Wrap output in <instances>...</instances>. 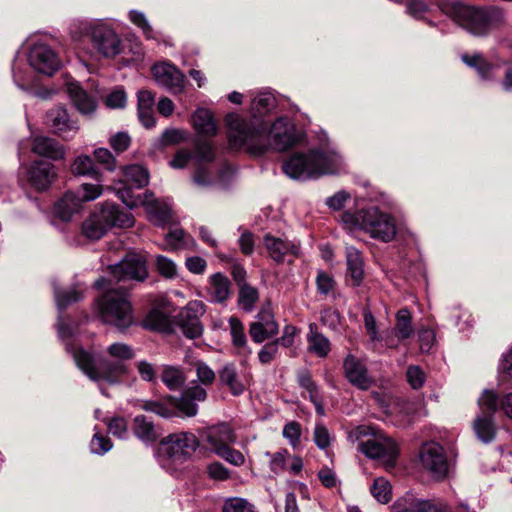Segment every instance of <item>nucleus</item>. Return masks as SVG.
Wrapping results in <instances>:
<instances>
[{"label":"nucleus","instance_id":"1","mask_svg":"<svg viewBox=\"0 0 512 512\" xmlns=\"http://www.w3.org/2000/svg\"><path fill=\"white\" fill-rule=\"evenodd\" d=\"M226 122L230 146L245 147L253 155L285 151L299 140L294 125L285 117L278 118L270 127L259 119L246 120L233 113L227 115Z\"/></svg>","mask_w":512,"mask_h":512},{"label":"nucleus","instance_id":"2","mask_svg":"<svg viewBox=\"0 0 512 512\" xmlns=\"http://www.w3.org/2000/svg\"><path fill=\"white\" fill-rule=\"evenodd\" d=\"M106 351L113 360L99 358L96 361L82 348L74 350L73 358L79 369L92 381L118 384L128 372L125 361L134 358V350L126 343L115 342Z\"/></svg>","mask_w":512,"mask_h":512},{"label":"nucleus","instance_id":"3","mask_svg":"<svg viewBox=\"0 0 512 512\" xmlns=\"http://www.w3.org/2000/svg\"><path fill=\"white\" fill-rule=\"evenodd\" d=\"M449 15L459 26L476 36H485L491 29L500 28L506 23L504 9L494 5L472 6L453 2Z\"/></svg>","mask_w":512,"mask_h":512},{"label":"nucleus","instance_id":"4","mask_svg":"<svg viewBox=\"0 0 512 512\" xmlns=\"http://www.w3.org/2000/svg\"><path fill=\"white\" fill-rule=\"evenodd\" d=\"M342 168L341 157L334 152L312 150L292 155L284 164V173L293 179L306 180L335 174Z\"/></svg>","mask_w":512,"mask_h":512},{"label":"nucleus","instance_id":"5","mask_svg":"<svg viewBox=\"0 0 512 512\" xmlns=\"http://www.w3.org/2000/svg\"><path fill=\"white\" fill-rule=\"evenodd\" d=\"M99 289H107L97 300L101 320L123 331L134 323L133 309L122 287L108 288L110 281L100 278L95 282Z\"/></svg>","mask_w":512,"mask_h":512},{"label":"nucleus","instance_id":"6","mask_svg":"<svg viewBox=\"0 0 512 512\" xmlns=\"http://www.w3.org/2000/svg\"><path fill=\"white\" fill-rule=\"evenodd\" d=\"M341 219L347 228H359L368 233L372 238L383 242H389L396 236L394 218L380 211L377 207L362 209L356 213L344 212Z\"/></svg>","mask_w":512,"mask_h":512},{"label":"nucleus","instance_id":"7","mask_svg":"<svg viewBox=\"0 0 512 512\" xmlns=\"http://www.w3.org/2000/svg\"><path fill=\"white\" fill-rule=\"evenodd\" d=\"M359 450L367 457L379 459L386 469L392 468L398 456V447L389 437L377 435L359 443Z\"/></svg>","mask_w":512,"mask_h":512},{"label":"nucleus","instance_id":"8","mask_svg":"<svg viewBox=\"0 0 512 512\" xmlns=\"http://www.w3.org/2000/svg\"><path fill=\"white\" fill-rule=\"evenodd\" d=\"M197 437L190 432L174 433L161 441L163 453L173 461H184L198 448Z\"/></svg>","mask_w":512,"mask_h":512},{"label":"nucleus","instance_id":"9","mask_svg":"<svg viewBox=\"0 0 512 512\" xmlns=\"http://www.w3.org/2000/svg\"><path fill=\"white\" fill-rule=\"evenodd\" d=\"M110 273L117 281L143 282L148 277L146 259L141 254L129 253L119 263L110 267Z\"/></svg>","mask_w":512,"mask_h":512},{"label":"nucleus","instance_id":"10","mask_svg":"<svg viewBox=\"0 0 512 512\" xmlns=\"http://www.w3.org/2000/svg\"><path fill=\"white\" fill-rule=\"evenodd\" d=\"M94 48L105 58H114L124 52V46L117 33L107 25L98 24L91 28Z\"/></svg>","mask_w":512,"mask_h":512},{"label":"nucleus","instance_id":"11","mask_svg":"<svg viewBox=\"0 0 512 512\" xmlns=\"http://www.w3.org/2000/svg\"><path fill=\"white\" fill-rule=\"evenodd\" d=\"M204 313L205 305L201 301H191L176 315L175 322L187 338H198L203 332L199 318Z\"/></svg>","mask_w":512,"mask_h":512},{"label":"nucleus","instance_id":"12","mask_svg":"<svg viewBox=\"0 0 512 512\" xmlns=\"http://www.w3.org/2000/svg\"><path fill=\"white\" fill-rule=\"evenodd\" d=\"M420 460L425 469L434 478H444L448 471V463L443 448L435 442L425 443L420 451Z\"/></svg>","mask_w":512,"mask_h":512},{"label":"nucleus","instance_id":"13","mask_svg":"<svg viewBox=\"0 0 512 512\" xmlns=\"http://www.w3.org/2000/svg\"><path fill=\"white\" fill-rule=\"evenodd\" d=\"M151 71L158 85L167 88L174 94L183 91L185 76L176 66H152Z\"/></svg>","mask_w":512,"mask_h":512},{"label":"nucleus","instance_id":"14","mask_svg":"<svg viewBox=\"0 0 512 512\" xmlns=\"http://www.w3.org/2000/svg\"><path fill=\"white\" fill-rule=\"evenodd\" d=\"M343 369L348 381L360 390H368L373 380L368 375L366 366L353 355H348L343 363Z\"/></svg>","mask_w":512,"mask_h":512},{"label":"nucleus","instance_id":"15","mask_svg":"<svg viewBox=\"0 0 512 512\" xmlns=\"http://www.w3.org/2000/svg\"><path fill=\"white\" fill-rule=\"evenodd\" d=\"M46 124L64 139H69L78 130L75 123L69 120L67 111L63 107H55L46 114Z\"/></svg>","mask_w":512,"mask_h":512},{"label":"nucleus","instance_id":"16","mask_svg":"<svg viewBox=\"0 0 512 512\" xmlns=\"http://www.w3.org/2000/svg\"><path fill=\"white\" fill-rule=\"evenodd\" d=\"M201 436L215 453L236 441L234 431L226 423L208 427L202 432Z\"/></svg>","mask_w":512,"mask_h":512},{"label":"nucleus","instance_id":"17","mask_svg":"<svg viewBox=\"0 0 512 512\" xmlns=\"http://www.w3.org/2000/svg\"><path fill=\"white\" fill-rule=\"evenodd\" d=\"M57 173L53 164L45 161H36L28 173V180L37 190L47 189L56 179Z\"/></svg>","mask_w":512,"mask_h":512},{"label":"nucleus","instance_id":"18","mask_svg":"<svg viewBox=\"0 0 512 512\" xmlns=\"http://www.w3.org/2000/svg\"><path fill=\"white\" fill-rule=\"evenodd\" d=\"M97 215L103 223L107 224V228L113 226L118 227H131L134 219L128 212L122 211L113 203H104L101 210Z\"/></svg>","mask_w":512,"mask_h":512},{"label":"nucleus","instance_id":"19","mask_svg":"<svg viewBox=\"0 0 512 512\" xmlns=\"http://www.w3.org/2000/svg\"><path fill=\"white\" fill-rule=\"evenodd\" d=\"M131 429L135 437L146 444L154 443L161 436L160 428L145 415L135 416Z\"/></svg>","mask_w":512,"mask_h":512},{"label":"nucleus","instance_id":"20","mask_svg":"<svg viewBox=\"0 0 512 512\" xmlns=\"http://www.w3.org/2000/svg\"><path fill=\"white\" fill-rule=\"evenodd\" d=\"M33 153L52 160H60L65 156V149L56 140L46 136H36L32 140Z\"/></svg>","mask_w":512,"mask_h":512},{"label":"nucleus","instance_id":"21","mask_svg":"<svg viewBox=\"0 0 512 512\" xmlns=\"http://www.w3.org/2000/svg\"><path fill=\"white\" fill-rule=\"evenodd\" d=\"M264 244L269 256L277 263L284 261V257L288 254L298 255V246L292 242L284 241L270 234L265 235Z\"/></svg>","mask_w":512,"mask_h":512},{"label":"nucleus","instance_id":"22","mask_svg":"<svg viewBox=\"0 0 512 512\" xmlns=\"http://www.w3.org/2000/svg\"><path fill=\"white\" fill-rule=\"evenodd\" d=\"M26 55L28 64H61L57 52L42 42L32 44Z\"/></svg>","mask_w":512,"mask_h":512},{"label":"nucleus","instance_id":"23","mask_svg":"<svg viewBox=\"0 0 512 512\" xmlns=\"http://www.w3.org/2000/svg\"><path fill=\"white\" fill-rule=\"evenodd\" d=\"M220 383L228 388L234 396H239L246 389V382L241 377L234 364L228 363L219 371Z\"/></svg>","mask_w":512,"mask_h":512},{"label":"nucleus","instance_id":"24","mask_svg":"<svg viewBox=\"0 0 512 512\" xmlns=\"http://www.w3.org/2000/svg\"><path fill=\"white\" fill-rule=\"evenodd\" d=\"M347 277L353 286H359L363 280V259L360 251L352 246L346 248Z\"/></svg>","mask_w":512,"mask_h":512},{"label":"nucleus","instance_id":"25","mask_svg":"<svg viewBox=\"0 0 512 512\" xmlns=\"http://www.w3.org/2000/svg\"><path fill=\"white\" fill-rule=\"evenodd\" d=\"M80 195L75 192H66L63 197L55 204V213L64 221L82 209Z\"/></svg>","mask_w":512,"mask_h":512},{"label":"nucleus","instance_id":"26","mask_svg":"<svg viewBox=\"0 0 512 512\" xmlns=\"http://www.w3.org/2000/svg\"><path fill=\"white\" fill-rule=\"evenodd\" d=\"M70 172L74 176H88L95 180L102 178V173L96 167L94 159L87 154H81L72 161Z\"/></svg>","mask_w":512,"mask_h":512},{"label":"nucleus","instance_id":"27","mask_svg":"<svg viewBox=\"0 0 512 512\" xmlns=\"http://www.w3.org/2000/svg\"><path fill=\"white\" fill-rule=\"evenodd\" d=\"M67 91L79 112L82 114H89L95 110V100L90 95H88L77 83H68Z\"/></svg>","mask_w":512,"mask_h":512},{"label":"nucleus","instance_id":"28","mask_svg":"<svg viewBox=\"0 0 512 512\" xmlns=\"http://www.w3.org/2000/svg\"><path fill=\"white\" fill-rule=\"evenodd\" d=\"M230 287L229 279L221 273H216L210 277L208 294L213 302L222 303L230 297Z\"/></svg>","mask_w":512,"mask_h":512},{"label":"nucleus","instance_id":"29","mask_svg":"<svg viewBox=\"0 0 512 512\" xmlns=\"http://www.w3.org/2000/svg\"><path fill=\"white\" fill-rule=\"evenodd\" d=\"M138 409L155 413L163 418H170L176 415L171 405V397L162 400H138L135 404Z\"/></svg>","mask_w":512,"mask_h":512},{"label":"nucleus","instance_id":"30","mask_svg":"<svg viewBox=\"0 0 512 512\" xmlns=\"http://www.w3.org/2000/svg\"><path fill=\"white\" fill-rule=\"evenodd\" d=\"M195 130L205 136H213L217 132V125L212 113L207 109H198L192 117Z\"/></svg>","mask_w":512,"mask_h":512},{"label":"nucleus","instance_id":"31","mask_svg":"<svg viewBox=\"0 0 512 512\" xmlns=\"http://www.w3.org/2000/svg\"><path fill=\"white\" fill-rule=\"evenodd\" d=\"M394 331L399 341L409 339L414 334L412 315L407 308H402L396 313Z\"/></svg>","mask_w":512,"mask_h":512},{"label":"nucleus","instance_id":"32","mask_svg":"<svg viewBox=\"0 0 512 512\" xmlns=\"http://www.w3.org/2000/svg\"><path fill=\"white\" fill-rule=\"evenodd\" d=\"M307 341L309 350L317 354L319 357H325L330 352V342L328 338L318 332L316 324L309 325Z\"/></svg>","mask_w":512,"mask_h":512},{"label":"nucleus","instance_id":"33","mask_svg":"<svg viewBox=\"0 0 512 512\" xmlns=\"http://www.w3.org/2000/svg\"><path fill=\"white\" fill-rule=\"evenodd\" d=\"M474 431L479 440L484 443L491 442L496 434V427L491 415H479L474 420Z\"/></svg>","mask_w":512,"mask_h":512},{"label":"nucleus","instance_id":"34","mask_svg":"<svg viewBox=\"0 0 512 512\" xmlns=\"http://www.w3.org/2000/svg\"><path fill=\"white\" fill-rule=\"evenodd\" d=\"M123 175L126 182L131 183L136 188H143L149 183V173L147 169L138 164L123 167Z\"/></svg>","mask_w":512,"mask_h":512},{"label":"nucleus","instance_id":"35","mask_svg":"<svg viewBox=\"0 0 512 512\" xmlns=\"http://www.w3.org/2000/svg\"><path fill=\"white\" fill-rule=\"evenodd\" d=\"M161 380L170 390H177L185 383L186 377L181 368L166 365L162 369Z\"/></svg>","mask_w":512,"mask_h":512},{"label":"nucleus","instance_id":"36","mask_svg":"<svg viewBox=\"0 0 512 512\" xmlns=\"http://www.w3.org/2000/svg\"><path fill=\"white\" fill-rule=\"evenodd\" d=\"M108 230L97 214L91 215L82 225L83 234L92 240L100 239Z\"/></svg>","mask_w":512,"mask_h":512},{"label":"nucleus","instance_id":"37","mask_svg":"<svg viewBox=\"0 0 512 512\" xmlns=\"http://www.w3.org/2000/svg\"><path fill=\"white\" fill-rule=\"evenodd\" d=\"M187 138L188 134L185 130L168 128L163 131L160 138L158 139L157 144L160 148H164L185 142Z\"/></svg>","mask_w":512,"mask_h":512},{"label":"nucleus","instance_id":"38","mask_svg":"<svg viewBox=\"0 0 512 512\" xmlns=\"http://www.w3.org/2000/svg\"><path fill=\"white\" fill-rule=\"evenodd\" d=\"M194 157L200 164L210 163L215 159V151L212 144L203 139H197L194 146Z\"/></svg>","mask_w":512,"mask_h":512},{"label":"nucleus","instance_id":"39","mask_svg":"<svg viewBox=\"0 0 512 512\" xmlns=\"http://www.w3.org/2000/svg\"><path fill=\"white\" fill-rule=\"evenodd\" d=\"M55 300L60 310L65 309L68 305L77 302L81 298V291L73 287L68 290H61L57 287L54 288Z\"/></svg>","mask_w":512,"mask_h":512},{"label":"nucleus","instance_id":"40","mask_svg":"<svg viewBox=\"0 0 512 512\" xmlns=\"http://www.w3.org/2000/svg\"><path fill=\"white\" fill-rule=\"evenodd\" d=\"M192 181L199 188H210L216 183V177L211 169L200 164L193 173Z\"/></svg>","mask_w":512,"mask_h":512},{"label":"nucleus","instance_id":"41","mask_svg":"<svg viewBox=\"0 0 512 512\" xmlns=\"http://www.w3.org/2000/svg\"><path fill=\"white\" fill-rule=\"evenodd\" d=\"M230 334L233 345L238 349H245L247 344L244 326L237 317L229 318Z\"/></svg>","mask_w":512,"mask_h":512},{"label":"nucleus","instance_id":"42","mask_svg":"<svg viewBox=\"0 0 512 512\" xmlns=\"http://www.w3.org/2000/svg\"><path fill=\"white\" fill-rule=\"evenodd\" d=\"M373 497L380 503H388L391 499V485L383 477L376 478L371 487Z\"/></svg>","mask_w":512,"mask_h":512},{"label":"nucleus","instance_id":"43","mask_svg":"<svg viewBox=\"0 0 512 512\" xmlns=\"http://www.w3.org/2000/svg\"><path fill=\"white\" fill-rule=\"evenodd\" d=\"M257 300H258V291L256 290V288H254L250 285H247V284H243L240 289L239 296H238L239 305L245 311L250 312L253 309Z\"/></svg>","mask_w":512,"mask_h":512},{"label":"nucleus","instance_id":"44","mask_svg":"<svg viewBox=\"0 0 512 512\" xmlns=\"http://www.w3.org/2000/svg\"><path fill=\"white\" fill-rule=\"evenodd\" d=\"M144 326L151 330L163 331L168 327V319L160 310H151L144 319Z\"/></svg>","mask_w":512,"mask_h":512},{"label":"nucleus","instance_id":"45","mask_svg":"<svg viewBox=\"0 0 512 512\" xmlns=\"http://www.w3.org/2000/svg\"><path fill=\"white\" fill-rule=\"evenodd\" d=\"M479 407L482 411V415H491L497 411L499 406V400L497 395L491 390H485L478 400Z\"/></svg>","mask_w":512,"mask_h":512},{"label":"nucleus","instance_id":"46","mask_svg":"<svg viewBox=\"0 0 512 512\" xmlns=\"http://www.w3.org/2000/svg\"><path fill=\"white\" fill-rule=\"evenodd\" d=\"M171 405L173 407L174 412L177 409L179 412H181L183 415L187 417H193L198 412L197 405L183 393L180 398L171 397Z\"/></svg>","mask_w":512,"mask_h":512},{"label":"nucleus","instance_id":"47","mask_svg":"<svg viewBox=\"0 0 512 512\" xmlns=\"http://www.w3.org/2000/svg\"><path fill=\"white\" fill-rule=\"evenodd\" d=\"M198 380L206 386L212 385L216 379V374L212 368H210L203 361H195L193 363Z\"/></svg>","mask_w":512,"mask_h":512},{"label":"nucleus","instance_id":"48","mask_svg":"<svg viewBox=\"0 0 512 512\" xmlns=\"http://www.w3.org/2000/svg\"><path fill=\"white\" fill-rule=\"evenodd\" d=\"M95 161L102 165L106 170L112 172L116 169V158L106 148H97L93 152Z\"/></svg>","mask_w":512,"mask_h":512},{"label":"nucleus","instance_id":"49","mask_svg":"<svg viewBox=\"0 0 512 512\" xmlns=\"http://www.w3.org/2000/svg\"><path fill=\"white\" fill-rule=\"evenodd\" d=\"M282 435L289 441L292 447L296 448L300 442L301 425L296 421L287 423L283 428Z\"/></svg>","mask_w":512,"mask_h":512},{"label":"nucleus","instance_id":"50","mask_svg":"<svg viewBox=\"0 0 512 512\" xmlns=\"http://www.w3.org/2000/svg\"><path fill=\"white\" fill-rule=\"evenodd\" d=\"M80 189L82 191L80 199L82 203H85L99 198L103 193L104 187L100 184L83 183Z\"/></svg>","mask_w":512,"mask_h":512},{"label":"nucleus","instance_id":"51","mask_svg":"<svg viewBox=\"0 0 512 512\" xmlns=\"http://www.w3.org/2000/svg\"><path fill=\"white\" fill-rule=\"evenodd\" d=\"M147 212L160 224L170 221L172 217L171 208L166 203L160 201Z\"/></svg>","mask_w":512,"mask_h":512},{"label":"nucleus","instance_id":"52","mask_svg":"<svg viewBox=\"0 0 512 512\" xmlns=\"http://www.w3.org/2000/svg\"><path fill=\"white\" fill-rule=\"evenodd\" d=\"M156 268L165 278H173L177 274L175 263L162 255L156 257Z\"/></svg>","mask_w":512,"mask_h":512},{"label":"nucleus","instance_id":"53","mask_svg":"<svg viewBox=\"0 0 512 512\" xmlns=\"http://www.w3.org/2000/svg\"><path fill=\"white\" fill-rule=\"evenodd\" d=\"M256 322L264 326L266 332L278 333L279 327L274 320V316L269 309H262L256 316Z\"/></svg>","mask_w":512,"mask_h":512},{"label":"nucleus","instance_id":"54","mask_svg":"<svg viewBox=\"0 0 512 512\" xmlns=\"http://www.w3.org/2000/svg\"><path fill=\"white\" fill-rule=\"evenodd\" d=\"M270 457V469L275 473L279 474L286 468V458L290 457L287 450H282L273 454L266 453Z\"/></svg>","mask_w":512,"mask_h":512},{"label":"nucleus","instance_id":"55","mask_svg":"<svg viewBox=\"0 0 512 512\" xmlns=\"http://www.w3.org/2000/svg\"><path fill=\"white\" fill-rule=\"evenodd\" d=\"M313 439L319 449H325L331 443V435L328 429L321 423L315 426Z\"/></svg>","mask_w":512,"mask_h":512},{"label":"nucleus","instance_id":"56","mask_svg":"<svg viewBox=\"0 0 512 512\" xmlns=\"http://www.w3.org/2000/svg\"><path fill=\"white\" fill-rule=\"evenodd\" d=\"M418 341L420 345V351L422 353H429L435 343L434 331L428 328L420 329L418 332Z\"/></svg>","mask_w":512,"mask_h":512},{"label":"nucleus","instance_id":"57","mask_svg":"<svg viewBox=\"0 0 512 512\" xmlns=\"http://www.w3.org/2000/svg\"><path fill=\"white\" fill-rule=\"evenodd\" d=\"M216 454L235 466H241L245 462L244 455L240 451L229 447V445L225 448H221Z\"/></svg>","mask_w":512,"mask_h":512},{"label":"nucleus","instance_id":"58","mask_svg":"<svg viewBox=\"0 0 512 512\" xmlns=\"http://www.w3.org/2000/svg\"><path fill=\"white\" fill-rule=\"evenodd\" d=\"M223 512H253V510L246 500L231 498L225 502Z\"/></svg>","mask_w":512,"mask_h":512},{"label":"nucleus","instance_id":"59","mask_svg":"<svg viewBox=\"0 0 512 512\" xmlns=\"http://www.w3.org/2000/svg\"><path fill=\"white\" fill-rule=\"evenodd\" d=\"M131 143L130 136L125 132H118L109 139V144L117 153L124 152Z\"/></svg>","mask_w":512,"mask_h":512},{"label":"nucleus","instance_id":"60","mask_svg":"<svg viewBox=\"0 0 512 512\" xmlns=\"http://www.w3.org/2000/svg\"><path fill=\"white\" fill-rule=\"evenodd\" d=\"M112 448V443L110 439L102 436L101 434L96 433L91 442L90 449L95 454H104L108 452Z\"/></svg>","mask_w":512,"mask_h":512},{"label":"nucleus","instance_id":"61","mask_svg":"<svg viewBox=\"0 0 512 512\" xmlns=\"http://www.w3.org/2000/svg\"><path fill=\"white\" fill-rule=\"evenodd\" d=\"M407 12L414 18H422L429 10L424 0H408L406 3Z\"/></svg>","mask_w":512,"mask_h":512},{"label":"nucleus","instance_id":"62","mask_svg":"<svg viewBox=\"0 0 512 512\" xmlns=\"http://www.w3.org/2000/svg\"><path fill=\"white\" fill-rule=\"evenodd\" d=\"M406 377L408 383L414 389L422 387L425 380V374L418 366H409L406 372Z\"/></svg>","mask_w":512,"mask_h":512},{"label":"nucleus","instance_id":"63","mask_svg":"<svg viewBox=\"0 0 512 512\" xmlns=\"http://www.w3.org/2000/svg\"><path fill=\"white\" fill-rule=\"evenodd\" d=\"M298 383L308 391L310 400L316 402L317 387L310 374L306 371L300 372L298 374Z\"/></svg>","mask_w":512,"mask_h":512},{"label":"nucleus","instance_id":"64","mask_svg":"<svg viewBox=\"0 0 512 512\" xmlns=\"http://www.w3.org/2000/svg\"><path fill=\"white\" fill-rule=\"evenodd\" d=\"M249 334H250L252 340L256 343H262L266 339L271 338L274 335H276L275 333L266 332V329L264 328V326H262L261 324H259L256 321H254L250 324Z\"/></svg>","mask_w":512,"mask_h":512}]
</instances>
